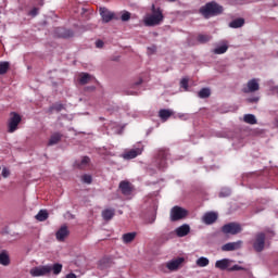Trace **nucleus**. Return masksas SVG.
I'll return each instance as SVG.
<instances>
[{"label":"nucleus","mask_w":278,"mask_h":278,"mask_svg":"<svg viewBox=\"0 0 278 278\" xmlns=\"http://www.w3.org/2000/svg\"><path fill=\"white\" fill-rule=\"evenodd\" d=\"M96 47H97V49H102V47H103V41H102V40L96 41Z\"/></svg>","instance_id":"45"},{"label":"nucleus","mask_w":278,"mask_h":278,"mask_svg":"<svg viewBox=\"0 0 278 278\" xmlns=\"http://www.w3.org/2000/svg\"><path fill=\"white\" fill-rule=\"evenodd\" d=\"M229 49V46L227 45V41H222L216 48L213 50V53L215 55H223V53H227Z\"/></svg>","instance_id":"19"},{"label":"nucleus","mask_w":278,"mask_h":278,"mask_svg":"<svg viewBox=\"0 0 278 278\" xmlns=\"http://www.w3.org/2000/svg\"><path fill=\"white\" fill-rule=\"evenodd\" d=\"M164 21V14L162 10L155 9V5H152V14H147L143 17V23L147 27H155V25H160Z\"/></svg>","instance_id":"1"},{"label":"nucleus","mask_w":278,"mask_h":278,"mask_svg":"<svg viewBox=\"0 0 278 278\" xmlns=\"http://www.w3.org/2000/svg\"><path fill=\"white\" fill-rule=\"evenodd\" d=\"M81 181H83V184H92V176H90V175H84V176L81 177Z\"/></svg>","instance_id":"40"},{"label":"nucleus","mask_w":278,"mask_h":278,"mask_svg":"<svg viewBox=\"0 0 278 278\" xmlns=\"http://www.w3.org/2000/svg\"><path fill=\"white\" fill-rule=\"evenodd\" d=\"M109 129H112L113 134H123V126L116 123H111Z\"/></svg>","instance_id":"31"},{"label":"nucleus","mask_w":278,"mask_h":278,"mask_svg":"<svg viewBox=\"0 0 278 278\" xmlns=\"http://www.w3.org/2000/svg\"><path fill=\"white\" fill-rule=\"evenodd\" d=\"M216 220H218V214L214 212L205 213L202 217V223H204V225H214Z\"/></svg>","instance_id":"12"},{"label":"nucleus","mask_w":278,"mask_h":278,"mask_svg":"<svg viewBox=\"0 0 278 278\" xmlns=\"http://www.w3.org/2000/svg\"><path fill=\"white\" fill-rule=\"evenodd\" d=\"M149 223H150V224L155 223V216H153Z\"/></svg>","instance_id":"50"},{"label":"nucleus","mask_w":278,"mask_h":278,"mask_svg":"<svg viewBox=\"0 0 278 278\" xmlns=\"http://www.w3.org/2000/svg\"><path fill=\"white\" fill-rule=\"evenodd\" d=\"M242 249V241L228 242L222 247V251H238Z\"/></svg>","instance_id":"14"},{"label":"nucleus","mask_w":278,"mask_h":278,"mask_svg":"<svg viewBox=\"0 0 278 278\" xmlns=\"http://www.w3.org/2000/svg\"><path fill=\"white\" fill-rule=\"evenodd\" d=\"M266 244V235L263 232H258L255 236L253 241V249L256 250L257 253H262L264 251V247Z\"/></svg>","instance_id":"7"},{"label":"nucleus","mask_w":278,"mask_h":278,"mask_svg":"<svg viewBox=\"0 0 278 278\" xmlns=\"http://www.w3.org/2000/svg\"><path fill=\"white\" fill-rule=\"evenodd\" d=\"M243 121L248 125H257V117H255V115H253V114L243 115Z\"/></svg>","instance_id":"27"},{"label":"nucleus","mask_w":278,"mask_h":278,"mask_svg":"<svg viewBox=\"0 0 278 278\" xmlns=\"http://www.w3.org/2000/svg\"><path fill=\"white\" fill-rule=\"evenodd\" d=\"M139 84H142V79H140L138 83H136V86H139Z\"/></svg>","instance_id":"51"},{"label":"nucleus","mask_w":278,"mask_h":278,"mask_svg":"<svg viewBox=\"0 0 278 278\" xmlns=\"http://www.w3.org/2000/svg\"><path fill=\"white\" fill-rule=\"evenodd\" d=\"M231 194V189L223 188L219 192V197L224 199L225 197H229Z\"/></svg>","instance_id":"37"},{"label":"nucleus","mask_w":278,"mask_h":278,"mask_svg":"<svg viewBox=\"0 0 278 278\" xmlns=\"http://www.w3.org/2000/svg\"><path fill=\"white\" fill-rule=\"evenodd\" d=\"M168 1H177V0H168Z\"/></svg>","instance_id":"52"},{"label":"nucleus","mask_w":278,"mask_h":278,"mask_svg":"<svg viewBox=\"0 0 278 278\" xmlns=\"http://www.w3.org/2000/svg\"><path fill=\"white\" fill-rule=\"evenodd\" d=\"M65 278H77L75 274H67Z\"/></svg>","instance_id":"48"},{"label":"nucleus","mask_w":278,"mask_h":278,"mask_svg":"<svg viewBox=\"0 0 278 278\" xmlns=\"http://www.w3.org/2000/svg\"><path fill=\"white\" fill-rule=\"evenodd\" d=\"M248 101H249L250 103H257V101H260V98H257V97L250 98V99H248Z\"/></svg>","instance_id":"46"},{"label":"nucleus","mask_w":278,"mask_h":278,"mask_svg":"<svg viewBox=\"0 0 278 278\" xmlns=\"http://www.w3.org/2000/svg\"><path fill=\"white\" fill-rule=\"evenodd\" d=\"M31 277H47L51 275V265H40L30 269Z\"/></svg>","instance_id":"5"},{"label":"nucleus","mask_w":278,"mask_h":278,"mask_svg":"<svg viewBox=\"0 0 278 278\" xmlns=\"http://www.w3.org/2000/svg\"><path fill=\"white\" fill-rule=\"evenodd\" d=\"M175 233L176 236H178V238H185V236H188V233H190V225H181L180 227L175 229Z\"/></svg>","instance_id":"17"},{"label":"nucleus","mask_w":278,"mask_h":278,"mask_svg":"<svg viewBox=\"0 0 278 278\" xmlns=\"http://www.w3.org/2000/svg\"><path fill=\"white\" fill-rule=\"evenodd\" d=\"M222 231L226 235L236 236L242 231V226L238 223H229L223 226Z\"/></svg>","instance_id":"6"},{"label":"nucleus","mask_w":278,"mask_h":278,"mask_svg":"<svg viewBox=\"0 0 278 278\" xmlns=\"http://www.w3.org/2000/svg\"><path fill=\"white\" fill-rule=\"evenodd\" d=\"M92 79H94V77H92V75H90L88 73H81L79 75V84L81 86H86V84H90V81H92Z\"/></svg>","instance_id":"20"},{"label":"nucleus","mask_w":278,"mask_h":278,"mask_svg":"<svg viewBox=\"0 0 278 278\" xmlns=\"http://www.w3.org/2000/svg\"><path fill=\"white\" fill-rule=\"evenodd\" d=\"M186 216H188V210L180 206H174L169 213V218L172 223H175L177 220H184Z\"/></svg>","instance_id":"4"},{"label":"nucleus","mask_w":278,"mask_h":278,"mask_svg":"<svg viewBox=\"0 0 278 278\" xmlns=\"http://www.w3.org/2000/svg\"><path fill=\"white\" fill-rule=\"evenodd\" d=\"M21 121H22V117L18 113L11 112L10 118L8 121V132L14 134V131H16V129H18V125H21Z\"/></svg>","instance_id":"3"},{"label":"nucleus","mask_w":278,"mask_h":278,"mask_svg":"<svg viewBox=\"0 0 278 278\" xmlns=\"http://www.w3.org/2000/svg\"><path fill=\"white\" fill-rule=\"evenodd\" d=\"M260 90V79L257 78H252L248 81L247 87L243 88V92L249 93V92H257Z\"/></svg>","instance_id":"10"},{"label":"nucleus","mask_w":278,"mask_h":278,"mask_svg":"<svg viewBox=\"0 0 278 278\" xmlns=\"http://www.w3.org/2000/svg\"><path fill=\"white\" fill-rule=\"evenodd\" d=\"M35 218L36 220H39V223H45V220L49 218V212H47V210H40Z\"/></svg>","instance_id":"25"},{"label":"nucleus","mask_w":278,"mask_h":278,"mask_svg":"<svg viewBox=\"0 0 278 278\" xmlns=\"http://www.w3.org/2000/svg\"><path fill=\"white\" fill-rule=\"evenodd\" d=\"M223 7L216 2H208L200 9V13L204 18H210V16H216L222 14Z\"/></svg>","instance_id":"2"},{"label":"nucleus","mask_w":278,"mask_h":278,"mask_svg":"<svg viewBox=\"0 0 278 278\" xmlns=\"http://www.w3.org/2000/svg\"><path fill=\"white\" fill-rule=\"evenodd\" d=\"M184 261H185L184 257L174 258L166 263V268H168V270L170 271L178 270L179 266L184 264Z\"/></svg>","instance_id":"13"},{"label":"nucleus","mask_w":278,"mask_h":278,"mask_svg":"<svg viewBox=\"0 0 278 278\" xmlns=\"http://www.w3.org/2000/svg\"><path fill=\"white\" fill-rule=\"evenodd\" d=\"M151 53L155 52V47L148 48Z\"/></svg>","instance_id":"49"},{"label":"nucleus","mask_w":278,"mask_h":278,"mask_svg":"<svg viewBox=\"0 0 278 278\" xmlns=\"http://www.w3.org/2000/svg\"><path fill=\"white\" fill-rule=\"evenodd\" d=\"M178 118H180V121H188V118H190V115L186 113H179Z\"/></svg>","instance_id":"43"},{"label":"nucleus","mask_w":278,"mask_h":278,"mask_svg":"<svg viewBox=\"0 0 278 278\" xmlns=\"http://www.w3.org/2000/svg\"><path fill=\"white\" fill-rule=\"evenodd\" d=\"M168 159V151L161 150L157 154L155 164L159 167L160 170H163V168L166 166V160Z\"/></svg>","instance_id":"9"},{"label":"nucleus","mask_w":278,"mask_h":278,"mask_svg":"<svg viewBox=\"0 0 278 278\" xmlns=\"http://www.w3.org/2000/svg\"><path fill=\"white\" fill-rule=\"evenodd\" d=\"M244 25V18H237L229 23V27L232 29H238Z\"/></svg>","instance_id":"30"},{"label":"nucleus","mask_w":278,"mask_h":278,"mask_svg":"<svg viewBox=\"0 0 278 278\" xmlns=\"http://www.w3.org/2000/svg\"><path fill=\"white\" fill-rule=\"evenodd\" d=\"M56 34H58L59 38H72L73 30L64 29V28H58Z\"/></svg>","instance_id":"21"},{"label":"nucleus","mask_w":278,"mask_h":278,"mask_svg":"<svg viewBox=\"0 0 278 278\" xmlns=\"http://www.w3.org/2000/svg\"><path fill=\"white\" fill-rule=\"evenodd\" d=\"M180 87L184 88V90L188 91V79L187 78H182L180 80Z\"/></svg>","instance_id":"41"},{"label":"nucleus","mask_w":278,"mask_h":278,"mask_svg":"<svg viewBox=\"0 0 278 278\" xmlns=\"http://www.w3.org/2000/svg\"><path fill=\"white\" fill-rule=\"evenodd\" d=\"M159 116L161 121L166 122L167 118H170V116H173V111L163 109L159 112Z\"/></svg>","instance_id":"29"},{"label":"nucleus","mask_w":278,"mask_h":278,"mask_svg":"<svg viewBox=\"0 0 278 278\" xmlns=\"http://www.w3.org/2000/svg\"><path fill=\"white\" fill-rule=\"evenodd\" d=\"M197 266L200 268H205V266H210V258L205 256H201L195 261Z\"/></svg>","instance_id":"28"},{"label":"nucleus","mask_w":278,"mask_h":278,"mask_svg":"<svg viewBox=\"0 0 278 278\" xmlns=\"http://www.w3.org/2000/svg\"><path fill=\"white\" fill-rule=\"evenodd\" d=\"M0 264L1 266H10V255H8V252H0Z\"/></svg>","instance_id":"26"},{"label":"nucleus","mask_w":278,"mask_h":278,"mask_svg":"<svg viewBox=\"0 0 278 278\" xmlns=\"http://www.w3.org/2000/svg\"><path fill=\"white\" fill-rule=\"evenodd\" d=\"M51 110H54L55 112H62V110H64V104L55 103L51 106Z\"/></svg>","instance_id":"39"},{"label":"nucleus","mask_w":278,"mask_h":278,"mask_svg":"<svg viewBox=\"0 0 278 278\" xmlns=\"http://www.w3.org/2000/svg\"><path fill=\"white\" fill-rule=\"evenodd\" d=\"M122 240L124 244H129L130 242H134V240H136V232L124 233Z\"/></svg>","instance_id":"22"},{"label":"nucleus","mask_w":278,"mask_h":278,"mask_svg":"<svg viewBox=\"0 0 278 278\" xmlns=\"http://www.w3.org/2000/svg\"><path fill=\"white\" fill-rule=\"evenodd\" d=\"M2 177H4V179H8V177H10V169H8L7 167L2 168Z\"/></svg>","instance_id":"44"},{"label":"nucleus","mask_w":278,"mask_h":278,"mask_svg":"<svg viewBox=\"0 0 278 278\" xmlns=\"http://www.w3.org/2000/svg\"><path fill=\"white\" fill-rule=\"evenodd\" d=\"M114 208H105L104 211H102V218L104 220H112V218H114Z\"/></svg>","instance_id":"24"},{"label":"nucleus","mask_w":278,"mask_h":278,"mask_svg":"<svg viewBox=\"0 0 278 278\" xmlns=\"http://www.w3.org/2000/svg\"><path fill=\"white\" fill-rule=\"evenodd\" d=\"M118 188L124 197H129L134 192V186L127 180L121 181Z\"/></svg>","instance_id":"11"},{"label":"nucleus","mask_w":278,"mask_h":278,"mask_svg":"<svg viewBox=\"0 0 278 278\" xmlns=\"http://www.w3.org/2000/svg\"><path fill=\"white\" fill-rule=\"evenodd\" d=\"M122 21L124 23H126L127 21H129V18H131V13L127 12V11H124L122 13V16H121Z\"/></svg>","instance_id":"38"},{"label":"nucleus","mask_w":278,"mask_h":278,"mask_svg":"<svg viewBox=\"0 0 278 278\" xmlns=\"http://www.w3.org/2000/svg\"><path fill=\"white\" fill-rule=\"evenodd\" d=\"M10 68V62H0V75H5Z\"/></svg>","instance_id":"34"},{"label":"nucleus","mask_w":278,"mask_h":278,"mask_svg":"<svg viewBox=\"0 0 278 278\" xmlns=\"http://www.w3.org/2000/svg\"><path fill=\"white\" fill-rule=\"evenodd\" d=\"M228 270L230 273H233L236 270H244V267L240 266V265H233L232 267L228 268Z\"/></svg>","instance_id":"42"},{"label":"nucleus","mask_w":278,"mask_h":278,"mask_svg":"<svg viewBox=\"0 0 278 278\" xmlns=\"http://www.w3.org/2000/svg\"><path fill=\"white\" fill-rule=\"evenodd\" d=\"M50 273H53L54 275H60V273H62V264L55 263L53 265H50Z\"/></svg>","instance_id":"32"},{"label":"nucleus","mask_w":278,"mask_h":278,"mask_svg":"<svg viewBox=\"0 0 278 278\" xmlns=\"http://www.w3.org/2000/svg\"><path fill=\"white\" fill-rule=\"evenodd\" d=\"M68 236V227L62 226L55 233V238L59 242H64L65 238Z\"/></svg>","instance_id":"18"},{"label":"nucleus","mask_w":278,"mask_h":278,"mask_svg":"<svg viewBox=\"0 0 278 278\" xmlns=\"http://www.w3.org/2000/svg\"><path fill=\"white\" fill-rule=\"evenodd\" d=\"M88 164H90V157L84 156L78 163V168H86Z\"/></svg>","instance_id":"35"},{"label":"nucleus","mask_w":278,"mask_h":278,"mask_svg":"<svg viewBox=\"0 0 278 278\" xmlns=\"http://www.w3.org/2000/svg\"><path fill=\"white\" fill-rule=\"evenodd\" d=\"M212 92L210 91V88H203L199 91L198 96L200 99H207Z\"/></svg>","instance_id":"33"},{"label":"nucleus","mask_w":278,"mask_h":278,"mask_svg":"<svg viewBox=\"0 0 278 278\" xmlns=\"http://www.w3.org/2000/svg\"><path fill=\"white\" fill-rule=\"evenodd\" d=\"M229 266H231V260L229 258H222L215 263V268H218L219 270H229Z\"/></svg>","instance_id":"15"},{"label":"nucleus","mask_w":278,"mask_h":278,"mask_svg":"<svg viewBox=\"0 0 278 278\" xmlns=\"http://www.w3.org/2000/svg\"><path fill=\"white\" fill-rule=\"evenodd\" d=\"M38 15V9L35 8L30 11V16H37Z\"/></svg>","instance_id":"47"},{"label":"nucleus","mask_w":278,"mask_h":278,"mask_svg":"<svg viewBox=\"0 0 278 278\" xmlns=\"http://www.w3.org/2000/svg\"><path fill=\"white\" fill-rule=\"evenodd\" d=\"M198 40L202 43L210 42L212 37L210 35H199Z\"/></svg>","instance_id":"36"},{"label":"nucleus","mask_w":278,"mask_h":278,"mask_svg":"<svg viewBox=\"0 0 278 278\" xmlns=\"http://www.w3.org/2000/svg\"><path fill=\"white\" fill-rule=\"evenodd\" d=\"M60 140H62V135H60V132H55L50 137L48 146L53 147V146L58 144V142H60Z\"/></svg>","instance_id":"23"},{"label":"nucleus","mask_w":278,"mask_h":278,"mask_svg":"<svg viewBox=\"0 0 278 278\" xmlns=\"http://www.w3.org/2000/svg\"><path fill=\"white\" fill-rule=\"evenodd\" d=\"M100 15L103 23H110V21L114 18V13H112V11L108 10L106 8H100Z\"/></svg>","instance_id":"16"},{"label":"nucleus","mask_w":278,"mask_h":278,"mask_svg":"<svg viewBox=\"0 0 278 278\" xmlns=\"http://www.w3.org/2000/svg\"><path fill=\"white\" fill-rule=\"evenodd\" d=\"M142 146H139L137 148H132L131 150L126 151L124 154H122V157L124 160H134L138 157V155H142Z\"/></svg>","instance_id":"8"}]
</instances>
